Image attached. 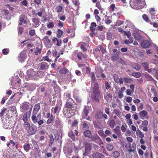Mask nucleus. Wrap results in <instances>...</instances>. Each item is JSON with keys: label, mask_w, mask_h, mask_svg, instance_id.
I'll list each match as a JSON object with an SVG mask.
<instances>
[{"label": "nucleus", "mask_w": 158, "mask_h": 158, "mask_svg": "<svg viewBox=\"0 0 158 158\" xmlns=\"http://www.w3.org/2000/svg\"><path fill=\"white\" fill-rule=\"evenodd\" d=\"M123 34L124 35H126L128 38H129L131 35V33L129 31H125Z\"/></svg>", "instance_id": "obj_45"}, {"label": "nucleus", "mask_w": 158, "mask_h": 158, "mask_svg": "<svg viewBox=\"0 0 158 158\" xmlns=\"http://www.w3.org/2000/svg\"><path fill=\"white\" fill-rule=\"evenodd\" d=\"M30 104L27 102H24L22 103L20 106V111L22 112L26 111L28 108Z\"/></svg>", "instance_id": "obj_5"}, {"label": "nucleus", "mask_w": 158, "mask_h": 158, "mask_svg": "<svg viewBox=\"0 0 158 158\" xmlns=\"http://www.w3.org/2000/svg\"><path fill=\"white\" fill-rule=\"evenodd\" d=\"M82 126L83 129L85 130L88 129L89 128V126L87 123L85 122H82Z\"/></svg>", "instance_id": "obj_35"}, {"label": "nucleus", "mask_w": 158, "mask_h": 158, "mask_svg": "<svg viewBox=\"0 0 158 158\" xmlns=\"http://www.w3.org/2000/svg\"><path fill=\"white\" fill-rule=\"evenodd\" d=\"M86 150L89 151L91 149V147L89 144H87L85 146Z\"/></svg>", "instance_id": "obj_57"}, {"label": "nucleus", "mask_w": 158, "mask_h": 158, "mask_svg": "<svg viewBox=\"0 0 158 158\" xmlns=\"http://www.w3.org/2000/svg\"><path fill=\"white\" fill-rule=\"evenodd\" d=\"M97 117L99 119L102 118L103 116V113L101 112H99L97 113Z\"/></svg>", "instance_id": "obj_44"}, {"label": "nucleus", "mask_w": 158, "mask_h": 158, "mask_svg": "<svg viewBox=\"0 0 158 158\" xmlns=\"http://www.w3.org/2000/svg\"><path fill=\"white\" fill-rule=\"evenodd\" d=\"M52 112L53 114H55L56 113H58L60 110V108L59 106H57L55 108L54 110H53L52 109Z\"/></svg>", "instance_id": "obj_30"}, {"label": "nucleus", "mask_w": 158, "mask_h": 158, "mask_svg": "<svg viewBox=\"0 0 158 158\" xmlns=\"http://www.w3.org/2000/svg\"><path fill=\"white\" fill-rule=\"evenodd\" d=\"M141 46L144 48H147L150 45V43L147 40H143L141 43Z\"/></svg>", "instance_id": "obj_20"}, {"label": "nucleus", "mask_w": 158, "mask_h": 158, "mask_svg": "<svg viewBox=\"0 0 158 158\" xmlns=\"http://www.w3.org/2000/svg\"><path fill=\"white\" fill-rule=\"evenodd\" d=\"M142 65L143 66L145 70L148 69L149 65V64L148 63L146 62L142 63Z\"/></svg>", "instance_id": "obj_40"}, {"label": "nucleus", "mask_w": 158, "mask_h": 158, "mask_svg": "<svg viewBox=\"0 0 158 158\" xmlns=\"http://www.w3.org/2000/svg\"><path fill=\"white\" fill-rule=\"evenodd\" d=\"M122 79L123 80V81H124L126 83H128L131 81V79L127 78H124Z\"/></svg>", "instance_id": "obj_62"}, {"label": "nucleus", "mask_w": 158, "mask_h": 158, "mask_svg": "<svg viewBox=\"0 0 158 158\" xmlns=\"http://www.w3.org/2000/svg\"><path fill=\"white\" fill-rule=\"evenodd\" d=\"M63 113L65 117L66 118H70L73 115V114L71 113L67 109L64 110Z\"/></svg>", "instance_id": "obj_19"}, {"label": "nucleus", "mask_w": 158, "mask_h": 158, "mask_svg": "<svg viewBox=\"0 0 158 158\" xmlns=\"http://www.w3.org/2000/svg\"><path fill=\"white\" fill-rule=\"evenodd\" d=\"M142 17L143 19H144V20L147 22H149V19L147 16L145 15L144 14L142 16Z\"/></svg>", "instance_id": "obj_48"}, {"label": "nucleus", "mask_w": 158, "mask_h": 158, "mask_svg": "<svg viewBox=\"0 0 158 158\" xmlns=\"http://www.w3.org/2000/svg\"><path fill=\"white\" fill-rule=\"evenodd\" d=\"M78 132L76 130L74 131L71 130L69 133V136L73 140L75 139V136L77 135Z\"/></svg>", "instance_id": "obj_6"}, {"label": "nucleus", "mask_w": 158, "mask_h": 158, "mask_svg": "<svg viewBox=\"0 0 158 158\" xmlns=\"http://www.w3.org/2000/svg\"><path fill=\"white\" fill-rule=\"evenodd\" d=\"M26 58V55L25 53L21 52L18 57V60L20 62L24 61V60Z\"/></svg>", "instance_id": "obj_15"}, {"label": "nucleus", "mask_w": 158, "mask_h": 158, "mask_svg": "<svg viewBox=\"0 0 158 158\" xmlns=\"http://www.w3.org/2000/svg\"><path fill=\"white\" fill-rule=\"evenodd\" d=\"M80 47L83 52H85L87 49L85 48L86 44L85 43H81L80 44Z\"/></svg>", "instance_id": "obj_28"}, {"label": "nucleus", "mask_w": 158, "mask_h": 158, "mask_svg": "<svg viewBox=\"0 0 158 158\" xmlns=\"http://www.w3.org/2000/svg\"><path fill=\"white\" fill-rule=\"evenodd\" d=\"M47 26L48 27L51 28L54 27V25L52 22H50L47 25Z\"/></svg>", "instance_id": "obj_64"}, {"label": "nucleus", "mask_w": 158, "mask_h": 158, "mask_svg": "<svg viewBox=\"0 0 158 158\" xmlns=\"http://www.w3.org/2000/svg\"><path fill=\"white\" fill-rule=\"evenodd\" d=\"M29 33L31 36H33L35 34V31L34 30H32L29 31Z\"/></svg>", "instance_id": "obj_60"}, {"label": "nucleus", "mask_w": 158, "mask_h": 158, "mask_svg": "<svg viewBox=\"0 0 158 158\" xmlns=\"http://www.w3.org/2000/svg\"><path fill=\"white\" fill-rule=\"evenodd\" d=\"M88 114V110L87 107H85L82 113V118L84 119H85L87 120H89V118L87 116Z\"/></svg>", "instance_id": "obj_10"}, {"label": "nucleus", "mask_w": 158, "mask_h": 158, "mask_svg": "<svg viewBox=\"0 0 158 158\" xmlns=\"http://www.w3.org/2000/svg\"><path fill=\"white\" fill-rule=\"evenodd\" d=\"M144 0H130V5L131 6L135 9H139V6L144 4Z\"/></svg>", "instance_id": "obj_1"}, {"label": "nucleus", "mask_w": 158, "mask_h": 158, "mask_svg": "<svg viewBox=\"0 0 158 158\" xmlns=\"http://www.w3.org/2000/svg\"><path fill=\"white\" fill-rule=\"evenodd\" d=\"M29 134L32 135L34 134L36 131V129L35 126H31L27 130Z\"/></svg>", "instance_id": "obj_14"}, {"label": "nucleus", "mask_w": 158, "mask_h": 158, "mask_svg": "<svg viewBox=\"0 0 158 158\" xmlns=\"http://www.w3.org/2000/svg\"><path fill=\"white\" fill-rule=\"evenodd\" d=\"M77 56L78 58L80 60H82V57H83L85 58H87V56L86 55L84 56V54H83L81 52H79L78 53V54L77 55Z\"/></svg>", "instance_id": "obj_29"}, {"label": "nucleus", "mask_w": 158, "mask_h": 158, "mask_svg": "<svg viewBox=\"0 0 158 158\" xmlns=\"http://www.w3.org/2000/svg\"><path fill=\"white\" fill-rule=\"evenodd\" d=\"M32 21L33 23L32 26L34 27H37L40 25V20L36 18H34L32 19Z\"/></svg>", "instance_id": "obj_9"}, {"label": "nucleus", "mask_w": 158, "mask_h": 158, "mask_svg": "<svg viewBox=\"0 0 158 158\" xmlns=\"http://www.w3.org/2000/svg\"><path fill=\"white\" fill-rule=\"evenodd\" d=\"M114 124L115 122L114 121L112 120L110 121L109 125L111 128H113L114 126Z\"/></svg>", "instance_id": "obj_56"}, {"label": "nucleus", "mask_w": 158, "mask_h": 158, "mask_svg": "<svg viewBox=\"0 0 158 158\" xmlns=\"http://www.w3.org/2000/svg\"><path fill=\"white\" fill-rule=\"evenodd\" d=\"M11 145L12 146H14L15 145V143L12 140L10 141V142L7 143V145L9 147V145Z\"/></svg>", "instance_id": "obj_51"}, {"label": "nucleus", "mask_w": 158, "mask_h": 158, "mask_svg": "<svg viewBox=\"0 0 158 158\" xmlns=\"http://www.w3.org/2000/svg\"><path fill=\"white\" fill-rule=\"evenodd\" d=\"M47 63L45 62H43L40 63L38 64V67L40 69L44 70L45 69H47L48 67Z\"/></svg>", "instance_id": "obj_11"}, {"label": "nucleus", "mask_w": 158, "mask_h": 158, "mask_svg": "<svg viewBox=\"0 0 158 158\" xmlns=\"http://www.w3.org/2000/svg\"><path fill=\"white\" fill-rule=\"evenodd\" d=\"M151 92L153 94L154 96H158L157 93L155 89H151Z\"/></svg>", "instance_id": "obj_49"}, {"label": "nucleus", "mask_w": 158, "mask_h": 158, "mask_svg": "<svg viewBox=\"0 0 158 158\" xmlns=\"http://www.w3.org/2000/svg\"><path fill=\"white\" fill-rule=\"evenodd\" d=\"M91 139L93 141L100 145L103 143V142L99 136L97 134L93 135L91 136Z\"/></svg>", "instance_id": "obj_4"}, {"label": "nucleus", "mask_w": 158, "mask_h": 158, "mask_svg": "<svg viewBox=\"0 0 158 158\" xmlns=\"http://www.w3.org/2000/svg\"><path fill=\"white\" fill-rule=\"evenodd\" d=\"M73 100L72 98L67 99L65 106L68 108H71L73 106Z\"/></svg>", "instance_id": "obj_17"}, {"label": "nucleus", "mask_w": 158, "mask_h": 158, "mask_svg": "<svg viewBox=\"0 0 158 158\" xmlns=\"http://www.w3.org/2000/svg\"><path fill=\"white\" fill-rule=\"evenodd\" d=\"M133 92L134 91H132L131 90L129 89H127L126 90V93L128 95H131Z\"/></svg>", "instance_id": "obj_54"}, {"label": "nucleus", "mask_w": 158, "mask_h": 158, "mask_svg": "<svg viewBox=\"0 0 158 158\" xmlns=\"http://www.w3.org/2000/svg\"><path fill=\"white\" fill-rule=\"evenodd\" d=\"M84 135L85 136L89 138L91 136V131L88 130H86L84 132Z\"/></svg>", "instance_id": "obj_26"}, {"label": "nucleus", "mask_w": 158, "mask_h": 158, "mask_svg": "<svg viewBox=\"0 0 158 158\" xmlns=\"http://www.w3.org/2000/svg\"><path fill=\"white\" fill-rule=\"evenodd\" d=\"M32 144L34 148V149L37 152H39V147L38 145L37 144L36 142L34 140H32Z\"/></svg>", "instance_id": "obj_25"}, {"label": "nucleus", "mask_w": 158, "mask_h": 158, "mask_svg": "<svg viewBox=\"0 0 158 158\" xmlns=\"http://www.w3.org/2000/svg\"><path fill=\"white\" fill-rule=\"evenodd\" d=\"M25 15H21L20 16L19 20V25H21L23 23L24 24H26V21L24 20Z\"/></svg>", "instance_id": "obj_23"}, {"label": "nucleus", "mask_w": 158, "mask_h": 158, "mask_svg": "<svg viewBox=\"0 0 158 158\" xmlns=\"http://www.w3.org/2000/svg\"><path fill=\"white\" fill-rule=\"evenodd\" d=\"M9 51L8 49L4 48L2 50V52L4 55H6L8 53Z\"/></svg>", "instance_id": "obj_53"}, {"label": "nucleus", "mask_w": 158, "mask_h": 158, "mask_svg": "<svg viewBox=\"0 0 158 158\" xmlns=\"http://www.w3.org/2000/svg\"><path fill=\"white\" fill-rule=\"evenodd\" d=\"M149 12L152 15H154L155 13V10L153 8H151L149 10Z\"/></svg>", "instance_id": "obj_46"}, {"label": "nucleus", "mask_w": 158, "mask_h": 158, "mask_svg": "<svg viewBox=\"0 0 158 158\" xmlns=\"http://www.w3.org/2000/svg\"><path fill=\"white\" fill-rule=\"evenodd\" d=\"M58 33L57 35V36L58 38L60 37L63 34V31L62 30L59 29L57 31Z\"/></svg>", "instance_id": "obj_41"}, {"label": "nucleus", "mask_w": 158, "mask_h": 158, "mask_svg": "<svg viewBox=\"0 0 158 158\" xmlns=\"http://www.w3.org/2000/svg\"><path fill=\"white\" fill-rule=\"evenodd\" d=\"M24 150L27 152H28L31 148L30 145L28 144H26L24 146Z\"/></svg>", "instance_id": "obj_39"}, {"label": "nucleus", "mask_w": 158, "mask_h": 158, "mask_svg": "<svg viewBox=\"0 0 158 158\" xmlns=\"http://www.w3.org/2000/svg\"><path fill=\"white\" fill-rule=\"evenodd\" d=\"M30 124L27 121L24 122L23 126L25 129L27 130H28L30 127Z\"/></svg>", "instance_id": "obj_31"}, {"label": "nucleus", "mask_w": 158, "mask_h": 158, "mask_svg": "<svg viewBox=\"0 0 158 158\" xmlns=\"http://www.w3.org/2000/svg\"><path fill=\"white\" fill-rule=\"evenodd\" d=\"M50 139L49 143L48 144L49 146H51L54 142L53 137L52 135L50 134L49 135Z\"/></svg>", "instance_id": "obj_27"}, {"label": "nucleus", "mask_w": 158, "mask_h": 158, "mask_svg": "<svg viewBox=\"0 0 158 158\" xmlns=\"http://www.w3.org/2000/svg\"><path fill=\"white\" fill-rule=\"evenodd\" d=\"M6 110V109L5 108H3L1 110V111L0 113V116L2 117L3 114L5 113Z\"/></svg>", "instance_id": "obj_52"}, {"label": "nucleus", "mask_w": 158, "mask_h": 158, "mask_svg": "<svg viewBox=\"0 0 158 158\" xmlns=\"http://www.w3.org/2000/svg\"><path fill=\"white\" fill-rule=\"evenodd\" d=\"M27 74L26 75V79L28 80L36 79L38 78L37 73L35 71L32 69H30L27 70Z\"/></svg>", "instance_id": "obj_3"}, {"label": "nucleus", "mask_w": 158, "mask_h": 158, "mask_svg": "<svg viewBox=\"0 0 158 158\" xmlns=\"http://www.w3.org/2000/svg\"><path fill=\"white\" fill-rule=\"evenodd\" d=\"M42 50V45H41L37 47L34 51L35 54L37 55L39 54H40Z\"/></svg>", "instance_id": "obj_21"}, {"label": "nucleus", "mask_w": 158, "mask_h": 158, "mask_svg": "<svg viewBox=\"0 0 158 158\" xmlns=\"http://www.w3.org/2000/svg\"><path fill=\"white\" fill-rule=\"evenodd\" d=\"M3 123V127L5 129H10L11 128V124L9 122L8 120H6V122H4Z\"/></svg>", "instance_id": "obj_22"}, {"label": "nucleus", "mask_w": 158, "mask_h": 158, "mask_svg": "<svg viewBox=\"0 0 158 158\" xmlns=\"http://www.w3.org/2000/svg\"><path fill=\"white\" fill-rule=\"evenodd\" d=\"M145 76L149 80H151L153 79L152 77L148 73L146 74Z\"/></svg>", "instance_id": "obj_61"}, {"label": "nucleus", "mask_w": 158, "mask_h": 158, "mask_svg": "<svg viewBox=\"0 0 158 158\" xmlns=\"http://www.w3.org/2000/svg\"><path fill=\"white\" fill-rule=\"evenodd\" d=\"M131 65L132 68L136 70H138L141 68L140 66L136 63H131Z\"/></svg>", "instance_id": "obj_24"}, {"label": "nucleus", "mask_w": 158, "mask_h": 158, "mask_svg": "<svg viewBox=\"0 0 158 158\" xmlns=\"http://www.w3.org/2000/svg\"><path fill=\"white\" fill-rule=\"evenodd\" d=\"M43 40L44 42L45 46L47 48H50L52 45L51 43V41L47 36H44L43 38Z\"/></svg>", "instance_id": "obj_8"}, {"label": "nucleus", "mask_w": 158, "mask_h": 158, "mask_svg": "<svg viewBox=\"0 0 158 158\" xmlns=\"http://www.w3.org/2000/svg\"><path fill=\"white\" fill-rule=\"evenodd\" d=\"M113 77L114 81L117 83H119L120 85L123 84V81L122 78H119L118 76L116 74H114Z\"/></svg>", "instance_id": "obj_12"}, {"label": "nucleus", "mask_w": 158, "mask_h": 158, "mask_svg": "<svg viewBox=\"0 0 158 158\" xmlns=\"http://www.w3.org/2000/svg\"><path fill=\"white\" fill-rule=\"evenodd\" d=\"M106 148L108 150L111 151L113 149V147L112 145L109 144L106 145Z\"/></svg>", "instance_id": "obj_47"}, {"label": "nucleus", "mask_w": 158, "mask_h": 158, "mask_svg": "<svg viewBox=\"0 0 158 158\" xmlns=\"http://www.w3.org/2000/svg\"><path fill=\"white\" fill-rule=\"evenodd\" d=\"M96 6L100 10H102V8L100 4V2H97L96 5Z\"/></svg>", "instance_id": "obj_50"}, {"label": "nucleus", "mask_w": 158, "mask_h": 158, "mask_svg": "<svg viewBox=\"0 0 158 158\" xmlns=\"http://www.w3.org/2000/svg\"><path fill=\"white\" fill-rule=\"evenodd\" d=\"M54 117L52 114L51 115L50 117L47 120V124L51 123L52 121L54 119Z\"/></svg>", "instance_id": "obj_33"}, {"label": "nucleus", "mask_w": 158, "mask_h": 158, "mask_svg": "<svg viewBox=\"0 0 158 158\" xmlns=\"http://www.w3.org/2000/svg\"><path fill=\"white\" fill-rule=\"evenodd\" d=\"M146 71H147L149 73H152L155 71L156 69L154 68L151 69H148V68L147 70H146Z\"/></svg>", "instance_id": "obj_58"}, {"label": "nucleus", "mask_w": 158, "mask_h": 158, "mask_svg": "<svg viewBox=\"0 0 158 158\" xmlns=\"http://www.w3.org/2000/svg\"><path fill=\"white\" fill-rule=\"evenodd\" d=\"M132 75L135 77L138 78L141 76V74L139 73L135 72L132 73Z\"/></svg>", "instance_id": "obj_34"}, {"label": "nucleus", "mask_w": 158, "mask_h": 158, "mask_svg": "<svg viewBox=\"0 0 158 158\" xmlns=\"http://www.w3.org/2000/svg\"><path fill=\"white\" fill-rule=\"evenodd\" d=\"M113 155L114 158H118L120 155V153L117 151H115L113 152Z\"/></svg>", "instance_id": "obj_36"}, {"label": "nucleus", "mask_w": 158, "mask_h": 158, "mask_svg": "<svg viewBox=\"0 0 158 158\" xmlns=\"http://www.w3.org/2000/svg\"><path fill=\"white\" fill-rule=\"evenodd\" d=\"M93 158H104V156L103 154L98 152L94 153L92 155Z\"/></svg>", "instance_id": "obj_16"}, {"label": "nucleus", "mask_w": 158, "mask_h": 158, "mask_svg": "<svg viewBox=\"0 0 158 158\" xmlns=\"http://www.w3.org/2000/svg\"><path fill=\"white\" fill-rule=\"evenodd\" d=\"M40 106L39 104L35 105L34 106L32 114H36L39 110Z\"/></svg>", "instance_id": "obj_18"}, {"label": "nucleus", "mask_w": 158, "mask_h": 158, "mask_svg": "<svg viewBox=\"0 0 158 158\" xmlns=\"http://www.w3.org/2000/svg\"><path fill=\"white\" fill-rule=\"evenodd\" d=\"M64 98H71V95L69 93H64Z\"/></svg>", "instance_id": "obj_59"}, {"label": "nucleus", "mask_w": 158, "mask_h": 158, "mask_svg": "<svg viewBox=\"0 0 158 158\" xmlns=\"http://www.w3.org/2000/svg\"><path fill=\"white\" fill-rule=\"evenodd\" d=\"M18 29L19 34L21 35L23 32V31L24 30V28H23V27H19Z\"/></svg>", "instance_id": "obj_42"}, {"label": "nucleus", "mask_w": 158, "mask_h": 158, "mask_svg": "<svg viewBox=\"0 0 158 158\" xmlns=\"http://www.w3.org/2000/svg\"><path fill=\"white\" fill-rule=\"evenodd\" d=\"M139 114L140 118L142 119H144L148 115V113L147 111L143 110L140 111L139 113Z\"/></svg>", "instance_id": "obj_13"}, {"label": "nucleus", "mask_w": 158, "mask_h": 158, "mask_svg": "<svg viewBox=\"0 0 158 158\" xmlns=\"http://www.w3.org/2000/svg\"><path fill=\"white\" fill-rule=\"evenodd\" d=\"M99 87L97 83L94 84V87L93 89V94L92 96V98L96 101H98L100 97V94L99 90Z\"/></svg>", "instance_id": "obj_2"}, {"label": "nucleus", "mask_w": 158, "mask_h": 158, "mask_svg": "<svg viewBox=\"0 0 158 158\" xmlns=\"http://www.w3.org/2000/svg\"><path fill=\"white\" fill-rule=\"evenodd\" d=\"M36 114H32L31 118L32 122L35 124L37 123L39 120L41 119V116L40 114H38L36 116Z\"/></svg>", "instance_id": "obj_7"}, {"label": "nucleus", "mask_w": 158, "mask_h": 158, "mask_svg": "<svg viewBox=\"0 0 158 158\" xmlns=\"http://www.w3.org/2000/svg\"><path fill=\"white\" fill-rule=\"evenodd\" d=\"M60 73L63 74H65L68 72V70L65 68H63L60 70Z\"/></svg>", "instance_id": "obj_32"}, {"label": "nucleus", "mask_w": 158, "mask_h": 158, "mask_svg": "<svg viewBox=\"0 0 158 158\" xmlns=\"http://www.w3.org/2000/svg\"><path fill=\"white\" fill-rule=\"evenodd\" d=\"M135 38L138 41H141L142 37L139 35L138 34L137 36H135Z\"/></svg>", "instance_id": "obj_55"}, {"label": "nucleus", "mask_w": 158, "mask_h": 158, "mask_svg": "<svg viewBox=\"0 0 158 158\" xmlns=\"http://www.w3.org/2000/svg\"><path fill=\"white\" fill-rule=\"evenodd\" d=\"M63 7L61 6H58L56 7V11L58 13L60 12L63 10Z\"/></svg>", "instance_id": "obj_38"}, {"label": "nucleus", "mask_w": 158, "mask_h": 158, "mask_svg": "<svg viewBox=\"0 0 158 158\" xmlns=\"http://www.w3.org/2000/svg\"><path fill=\"white\" fill-rule=\"evenodd\" d=\"M27 113L26 112L23 115V120L24 122L27 121L28 120V118L27 117Z\"/></svg>", "instance_id": "obj_37"}, {"label": "nucleus", "mask_w": 158, "mask_h": 158, "mask_svg": "<svg viewBox=\"0 0 158 158\" xmlns=\"http://www.w3.org/2000/svg\"><path fill=\"white\" fill-rule=\"evenodd\" d=\"M91 77L92 81L94 82L95 80V76L94 73H91Z\"/></svg>", "instance_id": "obj_63"}, {"label": "nucleus", "mask_w": 158, "mask_h": 158, "mask_svg": "<svg viewBox=\"0 0 158 158\" xmlns=\"http://www.w3.org/2000/svg\"><path fill=\"white\" fill-rule=\"evenodd\" d=\"M127 149L128 151L130 152L133 151V150L131 149V146L130 143H128L127 144Z\"/></svg>", "instance_id": "obj_43"}]
</instances>
